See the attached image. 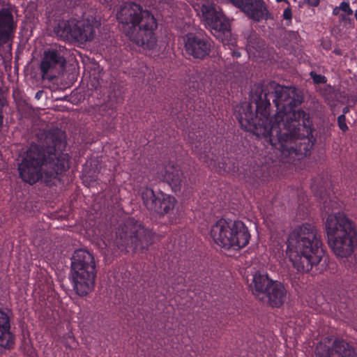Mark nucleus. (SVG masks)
Here are the masks:
<instances>
[{
	"label": "nucleus",
	"mask_w": 357,
	"mask_h": 357,
	"mask_svg": "<svg viewBox=\"0 0 357 357\" xmlns=\"http://www.w3.org/2000/svg\"><path fill=\"white\" fill-rule=\"evenodd\" d=\"M252 99L241 105L236 115L245 130L264 137L283 153L310 154L314 141L312 122L307 113L294 109L303 100L296 87L270 82L257 86Z\"/></svg>",
	"instance_id": "1"
},
{
	"label": "nucleus",
	"mask_w": 357,
	"mask_h": 357,
	"mask_svg": "<svg viewBox=\"0 0 357 357\" xmlns=\"http://www.w3.org/2000/svg\"><path fill=\"white\" fill-rule=\"evenodd\" d=\"M38 137L40 144H32L18 165L20 178L30 184L38 181L43 174L56 178L68 167V156L62 153L66 146L63 133L43 130Z\"/></svg>",
	"instance_id": "2"
},
{
	"label": "nucleus",
	"mask_w": 357,
	"mask_h": 357,
	"mask_svg": "<svg viewBox=\"0 0 357 357\" xmlns=\"http://www.w3.org/2000/svg\"><path fill=\"white\" fill-rule=\"evenodd\" d=\"M287 244V255L298 272H309L324 255L321 236L310 224L296 227L289 234Z\"/></svg>",
	"instance_id": "3"
},
{
	"label": "nucleus",
	"mask_w": 357,
	"mask_h": 357,
	"mask_svg": "<svg viewBox=\"0 0 357 357\" xmlns=\"http://www.w3.org/2000/svg\"><path fill=\"white\" fill-rule=\"evenodd\" d=\"M123 32L139 46L153 48L155 45L154 31L158 23L153 15L135 3L123 4L116 13Z\"/></svg>",
	"instance_id": "4"
},
{
	"label": "nucleus",
	"mask_w": 357,
	"mask_h": 357,
	"mask_svg": "<svg viewBox=\"0 0 357 357\" xmlns=\"http://www.w3.org/2000/svg\"><path fill=\"white\" fill-rule=\"evenodd\" d=\"M326 230L328 245L334 254L341 258L351 255L357 245V231L354 223L343 213L329 214Z\"/></svg>",
	"instance_id": "5"
},
{
	"label": "nucleus",
	"mask_w": 357,
	"mask_h": 357,
	"mask_svg": "<svg viewBox=\"0 0 357 357\" xmlns=\"http://www.w3.org/2000/svg\"><path fill=\"white\" fill-rule=\"evenodd\" d=\"M71 276L73 289L79 296L93 290L96 266L93 255L84 249L77 250L71 257Z\"/></svg>",
	"instance_id": "6"
},
{
	"label": "nucleus",
	"mask_w": 357,
	"mask_h": 357,
	"mask_svg": "<svg viewBox=\"0 0 357 357\" xmlns=\"http://www.w3.org/2000/svg\"><path fill=\"white\" fill-rule=\"evenodd\" d=\"M210 236L215 243L227 250H240L250 238L247 227L241 221L220 219L211 228Z\"/></svg>",
	"instance_id": "7"
},
{
	"label": "nucleus",
	"mask_w": 357,
	"mask_h": 357,
	"mask_svg": "<svg viewBox=\"0 0 357 357\" xmlns=\"http://www.w3.org/2000/svg\"><path fill=\"white\" fill-rule=\"evenodd\" d=\"M154 238L151 230L128 220L119 225L114 243L121 250L143 252L153 243Z\"/></svg>",
	"instance_id": "8"
},
{
	"label": "nucleus",
	"mask_w": 357,
	"mask_h": 357,
	"mask_svg": "<svg viewBox=\"0 0 357 357\" xmlns=\"http://www.w3.org/2000/svg\"><path fill=\"white\" fill-rule=\"evenodd\" d=\"M202 21L206 29L222 42L231 35L229 19L213 3H204L201 7Z\"/></svg>",
	"instance_id": "9"
},
{
	"label": "nucleus",
	"mask_w": 357,
	"mask_h": 357,
	"mask_svg": "<svg viewBox=\"0 0 357 357\" xmlns=\"http://www.w3.org/2000/svg\"><path fill=\"white\" fill-rule=\"evenodd\" d=\"M139 195L143 206L150 213L160 215L173 210L176 202L174 197L166 195L161 192H155L149 187L142 188Z\"/></svg>",
	"instance_id": "10"
},
{
	"label": "nucleus",
	"mask_w": 357,
	"mask_h": 357,
	"mask_svg": "<svg viewBox=\"0 0 357 357\" xmlns=\"http://www.w3.org/2000/svg\"><path fill=\"white\" fill-rule=\"evenodd\" d=\"M67 50L64 47H52L44 52L40 62V70L43 79H52L53 75L62 70L66 65Z\"/></svg>",
	"instance_id": "11"
},
{
	"label": "nucleus",
	"mask_w": 357,
	"mask_h": 357,
	"mask_svg": "<svg viewBox=\"0 0 357 357\" xmlns=\"http://www.w3.org/2000/svg\"><path fill=\"white\" fill-rule=\"evenodd\" d=\"M185 53L195 59H204L211 52V39L204 35L189 33L183 37Z\"/></svg>",
	"instance_id": "12"
},
{
	"label": "nucleus",
	"mask_w": 357,
	"mask_h": 357,
	"mask_svg": "<svg viewBox=\"0 0 357 357\" xmlns=\"http://www.w3.org/2000/svg\"><path fill=\"white\" fill-rule=\"evenodd\" d=\"M316 357H357V350L343 339H335L330 346L319 343L315 350Z\"/></svg>",
	"instance_id": "13"
},
{
	"label": "nucleus",
	"mask_w": 357,
	"mask_h": 357,
	"mask_svg": "<svg viewBox=\"0 0 357 357\" xmlns=\"http://www.w3.org/2000/svg\"><path fill=\"white\" fill-rule=\"evenodd\" d=\"M95 24L93 18L75 22L73 40L82 43L93 40L96 35Z\"/></svg>",
	"instance_id": "14"
},
{
	"label": "nucleus",
	"mask_w": 357,
	"mask_h": 357,
	"mask_svg": "<svg viewBox=\"0 0 357 357\" xmlns=\"http://www.w3.org/2000/svg\"><path fill=\"white\" fill-rule=\"evenodd\" d=\"M16 29L13 16L8 8L0 10V45L8 43L13 37Z\"/></svg>",
	"instance_id": "15"
},
{
	"label": "nucleus",
	"mask_w": 357,
	"mask_h": 357,
	"mask_svg": "<svg viewBox=\"0 0 357 357\" xmlns=\"http://www.w3.org/2000/svg\"><path fill=\"white\" fill-rule=\"evenodd\" d=\"M240 10L255 22L266 20L268 15V10L264 0H248Z\"/></svg>",
	"instance_id": "16"
},
{
	"label": "nucleus",
	"mask_w": 357,
	"mask_h": 357,
	"mask_svg": "<svg viewBox=\"0 0 357 357\" xmlns=\"http://www.w3.org/2000/svg\"><path fill=\"white\" fill-rule=\"evenodd\" d=\"M174 192L180 191L183 183V172L178 165H167L160 172V176Z\"/></svg>",
	"instance_id": "17"
},
{
	"label": "nucleus",
	"mask_w": 357,
	"mask_h": 357,
	"mask_svg": "<svg viewBox=\"0 0 357 357\" xmlns=\"http://www.w3.org/2000/svg\"><path fill=\"white\" fill-rule=\"evenodd\" d=\"M15 342V335L10 331V318L7 313L0 310V347L11 349Z\"/></svg>",
	"instance_id": "18"
},
{
	"label": "nucleus",
	"mask_w": 357,
	"mask_h": 357,
	"mask_svg": "<svg viewBox=\"0 0 357 357\" xmlns=\"http://www.w3.org/2000/svg\"><path fill=\"white\" fill-rule=\"evenodd\" d=\"M287 298V290L284 286L278 281H273L266 292L264 302L271 307H280Z\"/></svg>",
	"instance_id": "19"
},
{
	"label": "nucleus",
	"mask_w": 357,
	"mask_h": 357,
	"mask_svg": "<svg viewBox=\"0 0 357 357\" xmlns=\"http://www.w3.org/2000/svg\"><path fill=\"white\" fill-rule=\"evenodd\" d=\"M273 280H271L267 275L262 274L259 272L256 273L252 279L251 284L253 294L261 301H264L266 292L273 283Z\"/></svg>",
	"instance_id": "20"
},
{
	"label": "nucleus",
	"mask_w": 357,
	"mask_h": 357,
	"mask_svg": "<svg viewBox=\"0 0 357 357\" xmlns=\"http://www.w3.org/2000/svg\"><path fill=\"white\" fill-rule=\"evenodd\" d=\"M74 20L59 21L54 28V34L62 40H73Z\"/></svg>",
	"instance_id": "21"
},
{
	"label": "nucleus",
	"mask_w": 357,
	"mask_h": 357,
	"mask_svg": "<svg viewBox=\"0 0 357 357\" xmlns=\"http://www.w3.org/2000/svg\"><path fill=\"white\" fill-rule=\"evenodd\" d=\"M321 199L323 204V208L326 213H329L333 208H336L338 206V203L333 200L331 197L324 195H320Z\"/></svg>",
	"instance_id": "22"
},
{
	"label": "nucleus",
	"mask_w": 357,
	"mask_h": 357,
	"mask_svg": "<svg viewBox=\"0 0 357 357\" xmlns=\"http://www.w3.org/2000/svg\"><path fill=\"white\" fill-rule=\"evenodd\" d=\"M262 41H261L257 36L256 34L251 35L248 40V45L249 48H253L257 50L261 47Z\"/></svg>",
	"instance_id": "23"
},
{
	"label": "nucleus",
	"mask_w": 357,
	"mask_h": 357,
	"mask_svg": "<svg viewBox=\"0 0 357 357\" xmlns=\"http://www.w3.org/2000/svg\"><path fill=\"white\" fill-rule=\"evenodd\" d=\"M310 76L315 84H324L326 82V78L324 75H318L314 72H311Z\"/></svg>",
	"instance_id": "24"
},
{
	"label": "nucleus",
	"mask_w": 357,
	"mask_h": 357,
	"mask_svg": "<svg viewBox=\"0 0 357 357\" xmlns=\"http://www.w3.org/2000/svg\"><path fill=\"white\" fill-rule=\"evenodd\" d=\"M339 8H341V10L345 13L347 15H353V10L350 8L349 3L348 1H342L339 6Z\"/></svg>",
	"instance_id": "25"
},
{
	"label": "nucleus",
	"mask_w": 357,
	"mask_h": 357,
	"mask_svg": "<svg viewBox=\"0 0 357 357\" xmlns=\"http://www.w3.org/2000/svg\"><path fill=\"white\" fill-rule=\"evenodd\" d=\"M337 123L338 126L342 131H346L348 130V126L346 123V118L344 114H341L337 117Z\"/></svg>",
	"instance_id": "26"
},
{
	"label": "nucleus",
	"mask_w": 357,
	"mask_h": 357,
	"mask_svg": "<svg viewBox=\"0 0 357 357\" xmlns=\"http://www.w3.org/2000/svg\"><path fill=\"white\" fill-rule=\"evenodd\" d=\"M199 146H201V144H199V146H198V145H197V144H195V151L196 152H197V153H198V154H199V155H200V158H201L202 159H203V160H204V161H206V158H208V155L205 154L206 151H204V152H202V151H201L199 149Z\"/></svg>",
	"instance_id": "27"
},
{
	"label": "nucleus",
	"mask_w": 357,
	"mask_h": 357,
	"mask_svg": "<svg viewBox=\"0 0 357 357\" xmlns=\"http://www.w3.org/2000/svg\"><path fill=\"white\" fill-rule=\"evenodd\" d=\"M283 17L286 20H290L292 17L291 10L290 8H286L283 13Z\"/></svg>",
	"instance_id": "28"
},
{
	"label": "nucleus",
	"mask_w": 357,
	"mask_h": 357,
	"mask_svg": "<svg viewBox=\"0 0 357 357\" xmlns=\"http://www.w3.org/2000/svg\"><path fill=\"white\" fill-rule=\"evenodd\" d=\"M310 6H317L319 3V0H305Z\"/></svg>",
	"instance_id": "29"
},
{
	"label": "nucleus",
	"mask_w": 357,
	"mask_h": 357,
	"mask_svg": "<svg viewBox=\"0 0 357 357\" xmlns=\"http://www.w3.org/2000/svg\"><path fill=\"white\" fill-rule=\"evenodd\" d=\"M340 10H341V8H339V6L335 7L333 10V15H337L340 13Z\"/></svg>",
	"instance_id": "30"
},
{
	"label": "nucleus",
	"mask_w": 357,
	"mask_h": 357,
	"mask_svg": "<svg viewBox=\"0 0 357 357\" xmlns=\"http://www.w3.org/2000/svg\"><path fill=\"white\" fill-rule=\"evenodd\" d=\"M43 91H38L35 96V98L36 99H40L43 95Z\"/></svg>",
	"instance_id": "31"
},
{
	"label": "nucleus",
	"mask_w": 357,
	"mask_h": 357,
	"mask_svg": "<svg viewBox=\"0 0 357 357\" xmlns=\"http://www.w3.org/2000/svg\"><path fill=\"white\" fill-rule=\"evenodd\" d=\"M349 109L348 107H344L342 109V112H343V114L344 116H345V114H347V112H349Z\"/></svg>",
	"instance_id": "32"
},
{
	"label": "nucleus",
	"mask_w": 357,
	"mask_h": 357,
	"mask_svg": "<svg viewBox=\"0 0 357 357\" xmlns=\"http://www.w3.org/2000/svg\"><path fill=\"white\" fill-rule=\"evenodd\" d=\"M333 52L336 54H338V55H341L342 54V52H341V50L340 49H335Z\"/></svg>",
	"instance_id": "33"
},
{
	"label": "nucleus",
	"mask_w": 357,
	"mask_h": 357,
	"mask_svg": "<svg viewBox=\"0 0 357 357\" xmlns=\"http://www.w3.org/2000/svg\"><path fill=\"white\" fill-rule=\"evenodd\" d=\"M355 262H354V266L355 268L357 270V254L355 255Z\"/></svg>",
	"instance_id": "34"
},
{
	"label": "nucleus",
	"mask_w": 357,
	"mask_h": 357,
	"mask_svg": "<svg viewBox=\"0 0 357 357\" xmlns=\"http://www.w3.org/2000/svg\"><path fill=\"white\" fill-rule=\"evenodd\" d=\"M234 55L236 56H240L241 54L239 52H233Z\"/></svg>",
	"instance_id": "35"
},
{
	"label": "nucleus",
	"mask_w": 357,
	"mask_h": 357,
	"mask_svg": "<svg viewBox=\"0 0 357 357\" xmlns=\"http://www.w3.org/2000/svg\"><path fill=\"white\" fill-rule=\"evenodd\" d=\"M354 15H355V18H356V20L357 21V8H356V10L355 11Z\"/></svg>",
	"instance_id": "36"
},
{
	"label": "nucleus",
	"mask_w": 357,
	"mask_h": 357,
	"mask_svg": "<svg viewBox=\"0 0 357 357\" xmlns=\"http://www.w3.org/2000/svg\"><path fill=\"white\" fill-rule=\"evenodd\" d=\"M67 1H70V5L72 4V1L73 0H66ZM75 1V3H76L77 0H74Z\"/></svg>",
	"instance_id": "37"
},
{
	"label": "nucleus",
	"mask_w": 357,
	"mask_h": 357,
	"mask_svg": "<svg viewBox=\"0 0 357 357\" xmlns=\"http://www.w3.org/2000/svg\"><path fill=\"white\" fill-rule=\"evenodd\" d=\"M324 48H326V49H328V48H329V47H328V45H324Z\"/></svg>",
	"instance_id": "38"
}]
</instances>
